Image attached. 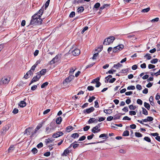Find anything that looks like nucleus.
Instances as JSON below:
<instances>
[{
	"label": "nucleus",
	"instance_id": "1",
	"mask_svg": "<svg viewBox=\"0 0 160 160\" xmlns=\"http://www.w3.org/2000/svg\"><path fill=\"white\" fill-rule=\"evenodd\" d=\"M40 18L41 17H38L36 14H34L32 17V18L29 25H33L35 24L38 25L41 24L42 22V20Z\"/></svg>",
	"mask_w": 160,
	"mask_h": 160
},
{
	"label": "nucleus",
	"instance_id": "2",
	"mask_svg": "<svg viewBox=\"0 0 160 160\" xmlns=\"http://www.w3.org/2000/svg\"><path fill=\"white\" fill-rule=\"evenodd\" d=\"M73 75H70L66 78L63 81L62 87L63 88L68 87L69 86V83L74 78Z\"/></svg>",
	"mask_w": 160,
	"mask_h": 160
},
{
	"label": "nucleus",
	"instance_id": "3",
	"mask_svg": "<svg viewBox=\"0 0 160 160\" xmlns=\"http://www.w3.org/2000/svg\"><path fill=\"white\" fill-rule=\"evenodd\" d=\"M115 38L114 37H110L105 39L103 44L105 45H109L114 41Z\"/></svg>",
	"mask_w": 160,
	"mask_h": 160
},
{
	"label": "nucleus",
	"instance_id": "4",
	"mask_svg": "<svg viewBox=\"0 0 160 160\" xmlns=\"http://www.w3.org/2000/svg\"><path fill=\"white\" fill-rule=\"evenodd\" d=\"M124 46L122 44H121L117 46L114 47L112 50L113 52H119L123 48Z\"/></svg>",
	"mask_w": 160,
	"mask_h": 160
},
{
	"label": "nucleus",
	"instance_id": "5",
	"mask_svg": "<svg viewBox=\"0 0 160 160\" xmlns=\"http://www.w3.org/2000/svg\"><path fill=\"white\" fill-rule=\"evenodd\" d=\"M10 80V78L9 77H4L2 78L0 81L1 84H7Z\"/></svg>",
	"mask_w": 160,
	"mask_h": 160
},
{
	"label": "nucleus",
	"instance_id": "6",
	"mask_svg": "<svg viewBox=\"0 0 160 160\" xmlns=\"http://www.w3.org/2000/svg\"><path fill=\"white\" fill-rule=\"evenodd\" d=\"M94 110V108L93 107H91L89 108L84 110L83 112L84 113H90Z\"/></svg>",
	"mask_w": 160,
	"mask_h": 160
},
{
	"label": "nucleus",
	"instance_id": "7",
	"mask_svg": "<svg viewBox=\"0 0 160 160\" xmlns=\"http://www.w3.org/2000/svg\"><path fill=\"white\" fill-rule=\"evenodd\" d=\"M63 133L62 132H58L53 134L52 137L54 138H57L60 136L63 135Z\"/></svg>",
	"mask_w": 160,
	"mask_h": 160
},
{
	"label": "nucleus",
	"instance_id": "8",
	"mask_svg": "<svg viewBox=\"0 0 160 160\" xmlns=\"http://www.w3.org/2000/svg\"><path fill=\"white\" fill-rule=\"evenodd\" d=\"M54 129L52 127L51 124H50L49 126H48L46 128V132L49 133L51 132L52 130Z\"/></svg>",
	"mask_w": 160,
	"mask_h": 160
},
{
	"label": "nucleus",
	"instance_id": "9",
	"mask_svg": "<svg viewBox=\"0 0 160 160\" xmlns=\"http://www.w3.org/2000/svg\"><path fill=\"white\" fill-rule=\"evenodd\" d=\"M72 52L73 55L76 56L78 55L80 52V50L78 49H74Z\"/></svg>",
	"mask_w": 160,
	"mask_h": 160
},
{
	"label": "nucleus",
	"instance_id": "10",
	"mask_svg": "<svg viewBox=\"0 0 160 160\" xmlns=\"http://www.w3.org/2000/svg\"><path fill=\"white\" fill-rule=\"evenodd\" d=\"M126 61H121L120 63H118L117 64H114L113 66V67L115 68L116 69H118V68L122 66V65L120 63H122L125 62Z\"/></svg>",
	"mask_w": 160,
	"mask_h": 160
},
{
	"label": "nucleus",
	"instance_id": "11",
	"mask_svg": "<svg viewBox=\"0 0 160 160\" xmlns=\"http://www.w3.org/2000/svg\"><path fill=\"white\" fill-rule=\"evenodd\" d=\"M44 11V8L43 7H42L39 10L37 13H36L37 15H38V17H41Z\"/></svg>",
	"mask_w": 160,
	"mask_h": 160
},
{
	"label": "nucleus",
	"instance_id": "12",
	"mask_svg": "<svg viewBox=\"0 0 160 160\" xmlns=\"http://www.w3.org/2000/svg\"><path fill=\"white\" fill-rule=\"evenodd\" d=\"M9 128V127L8 126H6L3 127L2 129L1 132L2 134H4L7 131Z\"/></svg>",
	"mask_w": 160,
	"mask_h": 160
},
{
	"label": "nucleus",
	"instance_id": "13",
	"mask_svg": "<svg viewBox=\"0 0 160 160\" xmlns=\"http://www.w3.org/2000/svg\"><path fill=\"white\" fill-rule=\"evenodd\" d=\"M32 72H31V70L29 71L24 75V78L25 79H27L32 74Z\"/></svg>",
	"mask_w": 160,
	"mask_h": 160
},
{
	"label": "nucleus",
	"instance_id": "14",
	"mask_svg": "<svg viewBox=\"0 0 160 160\" xmlns=\"http://www.w3.org/2000/svg\"><path fill=\"white\" fill-rule=\"evenodd\" d=\"M32 128H27L25 131L24 133L27 134L28 135H30L32 130Z\"/></svg>",
	"mask_w": 160,
	"mask_h": 160
},
{
	"label": "nucleus",
	"instance_id": "15",
	"mask_svg": "<svg viewBox=\"0 0 160 160\" xmlns=\"http://www.w3.org/2000/svg\"><path fill=\"white\" fill-rule=\"evenodd\" d=\"M98 122V120L97 119H95L94 118H90L88 121V122L89 123H97Z\"/></svg>",
	"mask_w": 160,
	"mask_h": 160
},
{
	"label": "nucleus",
	"instance_id": "16",
	"mask_svg": "<svg viewBox=\"0 0 160 160\" xmlns=\"http://www.w3.org/2000/svg\"><path fill=\"white\" fill-rule=\"evenodd\" d=\"M70 152L69 149H68V148H67L64 150L62 155V156H67L69 154Z\"/></svg>",
	"mask_w": 160,
	"mask_h": 160
},
{
	"label": "nucleus",
	"instance_id": "17",
	"mask_svg": "<svg viewBox=\"0 0 160 160\" xmlns=\"http://www.w3.org/2000/svg\"><path fill=\"white\" fill-rule=\"evenodd\" d=\"M19 105L21 107L23 108L26 106V103L25 101H22L20 102Z\"/></svg>",
	"mask_w": 160,
	"mask_h": 160
},
{
	"label": "nucleus",
	"instance_id": "18",
	"mask_svg": "<svg viewBox=\"0 0 160 160\" xmlns=\"http://www.w3.org/2000/svg\"><path fill=\"white\" fill-rule=\"evenodd\" d=\"M100 127V126L98 125L94 127L92 130V132L93 133H96V130Z\"/></svg>",
	"mask_w": 160,
	"mask_h": 160
},
{
	"label": "nucleus",
	"instance_id": "19",
	"mask_svg": "<svg viewBox=\"0 0 160 160\" xmlns=\"http://www.w3.org/2000/svg\"><path fill=\"white\" fill-rule=\"evenodd\" d=\"M39 63L38 62H37L36 63L34 64L33 66H32L31 67V69L30 70H31V72L33 73V72L34 71L35 68L36 67L37 65Z\"/></svg>",
	"mask_w": 160,
	"mask_h": 160
},
{
	"label": "nucleus",
	"instance_id": "20",
	"mask_svg": "<svg viewBox=\"0 0 160 160\" xmlns=\"http://www.w3.org/2000/svg\"><path fill=\"white\" fill-rule=\"evenodd\" d=\"M73 130V128L71 126H69L66 128V131L68 132H69Z\"/></svg>",
	"mask_w": 160,
	"mask_h": 160
},
{
	"label": "nucleus",
	"instance_id": "21",
	"mask_svg": "<svg viewBox=\"0 0 160 160\" xmlns=\"http://www.w3.org/2000/svg\"><path fill=\"white\" fill-rule=\"evenodd\" d=\"M61 57V54H58L56 55L55 57L53 58L52 60H55L57 59H60Z\"/></svg>",
	"mask_w": 160,
	"mask_h": 160
},
{
	"label": "nucleus",
	"instance_id": "22",
	"mask_svg": "<svg viewBox=\"0 0 160 160\" xmlns=\"http://www.w3.org/2000/svg\"><path fill=\"white\" fill-rule=\"evenodd\" d=\"M62 121V118L61 117L58 118L56 120V122L57 124H59Z\"/></svg>",
	"mask_w": 160,
	"mask_h": 160
},
{
	"label": "nucleus",
	"instance_id": "23",
	"mask_svg": "<svg viewBox=\"0 0 160 160\" xmlns=\"http://www.w3.org/2000/svg\"><path fill=\"white\" fill-rule=\"evenodd\" d=\"M77 68L75 67L71 68L70 70L69 73L71 74L73 73L74 71Z\"/></svg>",
	"mask_w": 160,
	"mask_h": 160
},
{
	"label": "nucleus",
	"instance_id": "24",
	"mask_svg": "<svg viewBox=\"0 0 160 160\" xmlns=\"http://www.w3.org/2000/svg\"><path fill=\"white\" fill-rule=\"evenodd\" d=\"M84 10L83 8L82 7H81L77 9V12L78 13H81Z\"/></svg>",
	"mask_w": 160,
	"mask_h": 160
},
{
	"label": "nucleus",
	"instance_id": "25",
	"mask_svg": "<svg viewBox=\"0 0 160 160\" xmlns=\"http://www.w3.org/2000/svg\"><path fill=\"white\" fill-rule=\"evenodd\" d=\"M103 112L106 114H110L112 112V110L110 109L104 110Z\"/></svg>",
	"mask_w": 160,
	"mask_h": 160
},
{
	"label": "nucleus",
	"instance_id": "26",
	"mask_svg": "<svg viewBox=\"0 0 160 160\" xmlns=\"http://www.w3.org/2000/svg\"><path fill=\"white\" fill-rule=\"evenodd\" d=\"M144 106L148 110H149L150 108V105L149 104V103H147L146 102H144Z\"/></svg>",
	"mask_w": 160,
	"mask_h": 160
},
{
	"label": "nucleus",
	"instance_id": "27",
	"mask_svg": "<svg viewBox=\"0 0 160 160\" xmlns=\"http://www.w3.org/2000/svg\"><path fill=\"white\" fill-rule=\"evenodd\" d=\"M46 72V69H42L40 71L38 72L39 74H41V75H43L45 74Z\"/></svg>",
	"mask_w": 160,
	"mask_h": 160
},
{
	"label": "nucleus",
	"instance_id": "28",
	"mask_svg": "<svg viewBox=\"0 0 160 160\" xmlns=\"http://www.w3.org/2000/svg\"><path fill=\"white\" fill-rule=\"evenodd\" d=\"M142 113L145 115H148V112L147 110L144 108H142Z\"/></svg>",
	"mask_w": 160,
	"mask_h": 160
},
{
	"label": "nucleus",
	"instance_id": "29",
	"mask_svg": "<svg viewBox=\"0 0 160 160\" xmlns=\"http://www.w3.org/2000/svg\"><path fill=\"white\" fill-rule=\"evenodd\" d=\"M79 136V135L77 133H73L71 135V137L74 138H78Z\"/></svg>",
	"mask_w": 160,
	"mask_h": 160
},
{
	"label": "nucleus",
	"instance_id": "30",
	"mask_svg": "<svg viewBox=\"0 0 160 160\" xmlns=\"http://www.w3.org/2000/svg\"><path fill=\"white\" fill-rule=\"evenodd\" d=\"M122 135L124 136H127L129 135V132L127 130L125 131L122 134Z\"/></svg>",
	"mask_w": 160,
	"mask_h": 160
},
{
	"label": "nucleus",
	"instance_id": "31",
	"mask_svg": "<svg viewBox=\"0 0 160 160\" xmlns=\"http://www.w3.org/2000/svg\"><path fill=\"white\" fill-rule=\"evenodd\" d=\"M150 10V8H147L144 9L142 10V12H147L149 11Z\"/></svg>",
	"mask_w": 160,
	"mask_h": 160
},
{
	"label": "nucleus",
	"instance_id": "32",
	"mask_svg": "<svg viewBox=\"0 0 160 160\" xmlns=\"http://www.w3.org/2000/svg\"><path fill=\"white\" fill-rule=\"evenodd\" d=\"M48 84V82H46L43 83L41 86V88H43L46 87Z\"/></svg>",
	"mask_w": 160,
	"mask_h": 160
},
{
	"label": "nucleus",
	"instance_id": "33",
	"mask_svg": "<svg viewBox=\"0 0 160 160\" xmlns=\"http://www.w3.org/2000/svg\"><path fill=\"white\" fill-rule=\"evenodd\" d=\"M42 127V124L41 123H39L35 129V131H37L38 130L40 129Z\"/></svg>",
	"mask_w": 160,
	"mask_h": 160
},
{
	"label": "nucleus",
	"instance_id": "34",
	"mask_svg": "<svg viewBox=\"0 0 160 160\" xmlns=\"http://www.w3.org/2000/svg\"><path fill=\"white\" fill-rule=\"evenodd\" d=\"M50 0H48L46 2L45 5V9H46L48 7L49 2H50Z\"/></svg>",
	"mask_w": 160,
	"mask_h": 160
},
{
	"label": "nucleus",
	"instance_id": "35",
	"mask_svg": "<svg viewBox=\"0 0 160 160\" xmlns=\"http://www.w3.org/2000/svg\"><path fill=\"white\" fill-rule=\"evenodd\" d=\"M95 97L94 96L91 97L88 99V101L89 102H91L94 99H95Z\"/></svg>",
	"mask_w": 160,
	"mask_h": 160
},
{
	"label": "nucleus",
	"instance_id": "36",
	"mask_svg": "<svg viewBox=\"0 0 160 160\" xmlns=\"http://www.w3.org/2000/svg\"><path fill=\"white\" fill-rule=\"evenodd\" d=\"M135 136L138 137H142V135L139 132H136L135 133Z\"/></svg>",
	"mask_w": 160,
	"mask_h": 160
},
{
	"label": "nucleus",
	"instance_id": "37",
	"mask_svg": "<svg viewBox=\"0 0 160 160\" xmlns=\"http://www.w3.org/2000/svg\"><path fill=\"white\" fill-rule=\"evenodd\" d=\"M38 81L37 78H36L35 77H34L32 79L31 81V82L30 83L29 85H30L31 83H32L33 82H35Z\"/></svg>",
	"mask_w": 160,
	"mask_h": 160
},
{
	"label": "nucleus",
	"instance_id": "38",
	"mask_svg": "<svg viewBox=\"0 0 160 160\" xmlns=\"http://www.w3.org/2000/svg\"><path fill=\"white\" fill-rule=\"evenodd\" d=\"M32 152L34 154L38 152V150L36 148H33L32 150Z\"/></svg>",
	"mask_w": 160,
	"mask_h": 160
},
{
	"label": "nucleus",
	"instance_id": "39",
	"mask_svg": "<svg viewBox=\"0 0 160 160\" xmlns=\"http://www.w3.org/2000/svg\"><path fill=\"white\" fill-rule=\"evenodd\" d=\"M100 6V3L99 2H97L94 5V8H98Z\"/></svg>",
	"mask_w": 160,
	"mask_h": 160
},
{
	"label": "nucleus",
	"instance_id": "40",
	"mask_svg": "<svg viewBox=\"0 0 160 160\" xmlns=\"http://www.w3.org/2000/svg\"><path fill=\"white\" fill-rule=\"evenodd\" d=\"M98 52L96 53H95L92 57V59H97V57L98 56Z\"/></svg>",
	"mask_w": 160,
	"mask_h": 160
},
{
	"label": "nucleus",
	"instance_id": "41",
	"mask_svg": "<svg viewBox=\"0 0 160 160\" xmlns=\"http://www.w3.org/2000/svg\"><path fill=\"white\" fill-rule=\"evenodd\" d=\"M135 89V87L134 86H129L127 88L128 90H134Z\"/></svg>",
	"mask_w": 160,
	"mask_h": 160
},
{
	"label": "nucleus",
	"instance_id": "42",
	"mask_svg": "<svg viewBox=\"0 0 160 160\" xmlns=\"http://www.w3.org/2000/svg\"><path fill=\"white\" fill-rule=\"evenodd\" d=\"M129 114L130 115H135L136 114V112L134 111H130L129 112Z\"/></svg>",
	"mask_w": 160,
	"mask_h": 160
},
{
	"label": "nucleus",
	"instance_id": "43",
	"mask_svg": "<svg viewBox=\"0 0 160 160\" xmlns=\"http://www.w3.org/2000/svg\"><path fill=\"white\" fill-rule=\"evenodd\" d=\"M108 4H105L103 5V6L101 7L100 8V10H102L105 8L108 7Z\"/></svg>",
	"mask_w": 160,
	"mask_h": 160
},
{
	"label": "nucleus",
	"instance_id": "44",
	"mask_svg": "<svg viewBox=\"0 0 160 160\" xmlns=\"http://www.w3.org/2000/svg\"><path fill=\"white\" fill-rule=\"evenodd\" d=\"M43 143L42 142H41L37 145V147L38 148H41L43 147Z\"/></svg>",
	"mask_w": 160,
	"mask_h": 160
},
{
	"label": "nucleus",
	"instance_id": "45",
	"mask_svg": "<svg viewBox=\"0 0 160 160\" xmlns=\"http://www.w3.org/2000/svg\"><path fill=\"white\" fill-rule=\"evenodd\" d=\"M75 12H72L69 15L70 18H73L75 16Z\"/></svg>",
	"mask_w": 160,
	"mask_h": 160
},
{
	"label": "nucleus",
	"instance_id": "46",
	"mask_svg": "<svg viewBox=\"0 0 160 160\" xmlns=\"http://www.w3.org/2000/svg\"><path fill=\"white\" fill-rule=\"evenodd\" d=\"M52 142V141L49 138L46 139L45 140V142L47 144H48L50 142Z\"/></svg>",
	"mask_w": 160,
	"mask_h": 160
},
{
	"label": "nucleus",
	"instance_id": "47",
	"mask_svg": "<svg viewBox=\"0 0 160 160\" xmlns=\"http://www.w3.org/2000/svg\"><path fill=\"white\" fill-rule=\"evenodd\" d=\"M159 18H156L154 19H152L151 20V22H157L159 20Z\"/></svg>",
	"mask_w": 160,
	"mask_h": 160
},
{
	"label": "nucleus",
	"instance_id": "48",
	"mask_svg": "<svg viewBox=\"0 0 160 160\" xmlns=\"http://www.w3.org/2000/svg\"><path fill=\"white\" fill-rule=\"evenodd\" d=\"M103 137H105L106 138H107V134H101L99 136V138H103Z\"/></svg>",
	"mask_w": 160,
	"mask_h": 160
},
{
	"label": "nucleus",
	"instance_id": "49",
	"mask_svg": "<svg viewBox=\"0 0 160 160\" xmlns=\"http://www.w3.org/2000/svg\"><path fill=\"white\" fill-rule=\"evenodd\" d=\"M137 102L138 104L140 105H142V101L141 99H138Z\"/></svg>",
	"mask_w": 160,
	"mask_h": 160
},
{
	"label": "nucleus",
	"instance_id": "50",
	"mask_svg": "<svg viewBox=\"0 0 160 160\" xmlns=\"http://www.w3.org/2000/svg\"><path fill=\"white\" fill-rule=\"evenodd\" d=\"M41 76V74H39L38 72L37 73V75L35 76L36 78H37L38 81L39 79Z\"/></svg>",
	"mask_w": 160,
	"mask_h": 160
},
{
	"label": "nucleus",
	"instance_id": "51",
	"mask_svg": "<svg viewBox=\"0 0 160 160\" xmlns=\"http://www.w3.org/2000/svg\"><path fill=\"white\" fill-rule=\"evenodd\" d=\"M144 139L148 142H150L151 141L150 138L147 137H145Z\"/></svg>",
	"mask_w": 160,
	"mask_h": 160
},
{
	"label": "nucleus",
	"instance_id": "52",
	"mask_svg": "<svg viewBox=\"0 0 160 160\" xmlns=\"http://www.w3.org/2000/svg\"><path fill=\"white\" fill-rule=\"evenodd\" d=\"M136 88L138 90H140L142 89V87L141 85L139 84H137L136 86Z\"/></svg>",
	"mask_w": 160,
	"mask_h": 160
},
{
	"label": "nucleus",
	"instance_id": "53",
	"mask_svg": "<svg viewBox=\"0 0 160 160\" xmlns=\"http://www.w3.org/2000/svg\"><path fill=\"white\" fill-rule=\"evenodd\" d=\"M90 128V127L88 126H86L83 128V130L85 131H88Z\"/></svg>",
	"mask_w": 160,
	"mask_h": 160
},
{
	"label": "nucleus",
	"instance_id": "54",
	"mask_svg": "<svg viewBox=\"0 0 160 160\" xmlns=\"http://www.w3.org/2000/svg\"><path fill=\"white\" fill-rule=\"evenodd\" d=\"M87 89L89 91H92L94 90V87L92 86H89L88 87Z\"/></svg>",
	"mask_w": 160,
	"mask_h": 160
},
{
	"label": "nucleus",
	"instance_id": "55",
	"mask_svg": "<svg viewBox=\"0 0 160 160\" xmlns=\"http://www.w3.org/2000/svg\"><path fill=\"white\" fill-rule=\"evenodd\" d=\"M145 57L148 59H151V57L149 54H147L145 56Z\"/></svg>",
	"mask_w": 160,
	"mask_h": 160
},
{
	"label": "nucleus",
	"instance_id": "56",
	"mask_svg": "<svg viewBox=\"0 0 160 160\" xmlns=\"http://www.w3.org/2000/svg\"><path fill=\"white\" fill-rule=\"evenodd\" d=\"M94 136V134H92L88 136L87 137V139L88 140L91 139L93 138V137Z\"/></svg>",
	"mask_w": 160,
	"mask_h": 160
},
{
	"label": "nucleus",
	"instance_id": "57",
	"mask_svg": "<svg viewBox=\"0 0 160 160\" xmlns=\"http://www.w3.org/2000/svg\"><path fill=\"white\" fill-rule=\"evenodd\" d=\"M88 27L87 26L84 27L81 32L82 34H83L85 31L88 30Z\"/></svg>",
	"mask_w": 160,
	"mask_h": 160
},
{
	"label": "nucleus",
	"instance_id": "58",
	"mask_svg": "<svg viewBox=\"0 0 160 160\" xmlns=\"http://www.w3.org/2000/svg\"><path fill=\"white\" fill-rule=\"evenodd\" d=\"M14 149V147L13 146H11L8 149V151L9 152H12L13 150Z\"/></svg>",
	"mask_w": 160,
	"mask_h": 160
},
{
	"label": "nucleus",
	"instance_id": "59",
	"mask_svg": "<svg viewBox=\"0 0 160 160\" xmlns=\"http://www.w3.org/2000/svg\"><path fill=\"white\" fill-rule=\"evenodd\" d=\"M103 47L102 46H101L100 47L98 48L96 50L98 51V52H100L102 49Z\"/></svg>",
	"mask_w": 160,
	"mask_h": 160
},
{
	"label": "nucleus",
	"instance_id": "60",
	"mask_svg": "<svg viewBox=\"0 0 160 160\" xmlns=\"http://www.w3.org/2000/svg\"><path fill=\"white\" fill-rule=\"evenodd\" d=\"M147 118L148 120V122H151L153 120V118L151 117H147Z\"/></svg>",
	"mask_w": 160,
	"mask_h": 160
},
{
	"label": "nucleus",
	"instance_id": "61",
	"mask_svg": "<svg viewBox=\"0 0 160 160\" xmlns=\"http://www.w3.org/2000/svg\"><path fill=\"white\" fill-rule=\"evenodd\" d=\"M153 84V83L149 82L146 85V87L148 88H150L152 86Z\"/></svg>",
	"mask_w": 160,
	"mask_h": 160
},
{
	"label": "nucleus",
	"instance_id": "62",
	"mask_svg": "<svg viewBox=\"0 0 160 160\" xmlns=\"http://www.w3.org/2000/svg\"><path fill=\"white\" fill-rule=\"evenodd\" d=\"M96 87L97 88L99 87L101 84V83L99 81H96Z\"/></svg>",
	"mask_w": 160,
	"mask_h": 160
},
{
	"label": "nucleus",
	"instance_id": "63",
	"mask_svg": "<svg viewBox=\"0 0 160 160\" xmlns=\"http://www.w3.org/2000/svg\"><path fill=\"white\" fill-rule=\"evenodd\" d=\"M149 69L153 68L155 67V66L152 64H149L148 66Z\"/></svg>",
	"mask_w": 160,
	"mask_h": 160
},
{
	"label": "nucleus",
	"instance_id": "64",
	"mask_svg": "<svg viewBox=\"0 0 160 160\" xmlns=\"http://www.w3.org/2000/svg\"><path fill=\"white\" fill-rule=\"evenodd\" d=\"M113 117L112 116H109L107 118V120L108 121H111L113 119Z\"/></svg>",
	"mask_w": 160,
	"mask_h": 160
}]
</instances>
